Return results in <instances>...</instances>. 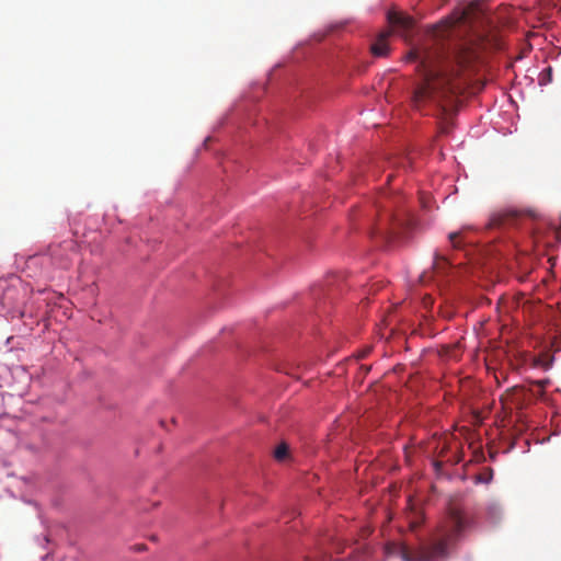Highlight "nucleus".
I'll return each instance as SVG.
<instances>
[{
	"label": "nucleus",
	"instance_id": "nucleus-1",
	"mask_svg": "<svg viewBox=\"0 0 561 561\" xmlns=\"http://www.w3.org/2000/svg\"><path fill=\"white\" fill-rule=\"evenodd\" d=\"M476 524L473 514L457 504H449L446 516L440 522L430 542L421 545L415 551L405 552V561H438L447 559L451 549Z\"/></svg>",
	"mask_w": 561,
	"mask_h": 561
},
{
	"label": "nucleus",
	"instance_id": "nucleus-2",
	"mask_svg": "<svg viewBox=\"0 0 561 561\" xmlns=\"http://www.w3.org/2000/svg\"><path fill=\"white\" fill-rule=\"evenodd\" d=\"M409 58L417 61L421 82L415 88L412 103L420 108L426 102L440 103L456 95L461 90V84L447 75L439 61L434 60L430 54L411 51Z\"/></svg>",
	"mask_w": 561,
	"mask_h": 561
},
{
	"label": "nucleus",
	"instance_id": "nucleus-3",
	"mask_svg": "<svg viewBox=\"0 0 561 561\" xmlns=\"http://www.w3.org/2000/svg\"><path fill=\"white\" fill-rule=\"evenodd\" d=\"M399 196L387 198L385 202H378V219L375 224L373 233L387 241H393L404 238L414 227L415 220L408 213L394 210Z\"/></svg>",
	"mask_w": 561,
	"mask_h": 561
},
{
	"label": "nucleus",
	"instance_id": "nucleus-4",
	"mask_svg": "<svg viewBox=\"0 0 561 561\" xmlns=\"http://www.w3.org/2000/svg\"><path fill=\"white\" fill-rule=\"evenodd\" d=\"M387 20L392 27L405 33L410 32L414 26V20L412 16L396 10L388 11Z\"/></svg>",
	"mask_w": 561,
	"mask_h": 561
},
{
	"label": "nucleus",
	"instance_id": "nucleus-5",
	"mask_svg": "<svg viewBox=\"0 0 561 561\" xmlns=\"http://www.w3.org/2000/svg\"><path fill=\"white\" fill-rule=\"evenodd\" d=\"M389 36V33H381L376 42L371 45L370 50L374 56L376 57H385L388 54V42L387 38Z\"/></svg>",
	"mask_w": 561,
	"mask_h": 561
},
{
	"label": "nucleus",
	"instance_id": "nucleus-6",
	"mask_svg": "<svg viewBox=\"0 0 561 561\" xmlns=\"http://www.w3.org/2000/svg\"><path fill=\"white\" fill-rule=\"evenodd\" d=\"M516 214L513 211L497 213L494 214L489 222V227L497 228L511 222L515 218Z\"/></svg>",
	"mask_w": 561,
	"mask_h": 561
},
{
	"label": "nucleus",
	"instance_id": "nucleus-7",
	"mask_svg": "<svg viewBox=\"0 0 561 561\" xmlns=\"http://www.w3.org/2000/svg\"><path fill=\"white\" fill-rule=\"evenodd\" d=\"M477 58V55L471 49H462L459 51L456 56L457 64L461 68H467L470 66L471 62Z\"/></svg>",
	"mask_w": 561,
	"mask_h": 561
},
{
	"label": "nucleus",
	"instance_id": "nucleus-8",
	"mask_svg": "<svg viewBox=\"0 0 561 561\" xmlns=\"http://www.w3.org/2000/svg\"><path fill=\"white\" fill-rule=\"evenodd\" d=\"M481 13L480 9L477 4H470L467 7L461 16L462 23L472 24L474 19H478V15Z\"/></svg>",
	"mask_w": 561,
	"mask_h": 561
},
{
	"label": "nucleus",
	"instance_id": "nucleus-9",
	"mask_svg": "<svg viewBox=\"0 0 561 561\" xmlns=\"http://www.w3.org/2000/svg\"><path fill=\"white\" fill-rule=\"evenodd\" d=\"M288 457V446L285 443L279 444L274 450V458L277 461H285Z\"/></svg>",
	"mask_w": 561,
	"mask_h": 561
},
{
	"label": "nucleus",
	"instance_id": "nucleus-10",
	"mask_svg": "<svg viewBox=\"0 0 561 561\" xmlns=\"http://www.w3.org/2000/svg\"><path fill=\"white\" fill-rule=\"evenodd\" d=\"M460 237H461L460 232H451V233H449L448 238H449V241H450V243L453 244L454 248H459L460 247V243H459Z\"/></svg>",
	"mask_w": 561,
	"mask_h": 561
},
{
	"label": "nucleus",
	"instance_id": "nucleus-11",
	"mask_svg": "<svg viewBox=\"0 0 561 561\" xmlns=\"http://www.w3.org/2000/svg\"><path fill=\"white\" fill-rule=\"evenodd\" d=\"M551 76H552V69L551 67H548L547 69H545L542 72H541V76H540V82H550L551 81Z\"/></svg>",
	"mask_w": 561,
	"mask_h": 561
},
{
	"label": "nucleus",
	"instance_id": "nucleus-12",
	"mask_svg": "<svg viewBox=\"0 0 561 561\" xmlns=\"http://www.w3.org/2000/svg\"><path fill=\"white\" fill-rule=\"evenodd\" d=\"M440 264H447V260L443 256H437L436 257V261L434 263V268L435 270H439L440 268Z\"/></svg>",
	"mask_w": 561,
	"mask_h": 561
},
{
	"label": "nucleus",
	"instance_id": "nucleus-13",
	"mask_svg": "<svg viewBox=\"0 0 561 561\" xmlns=\"http://www.w3.org/2000/svg\"><path fill=\"white\" fill-rule=\"evenodd\" d=\"M548 383H549V381H548V380H537V381H535V385H536L539 389H541V390H543V389L547 387V385H548Z\"/></svg>",
	"mask_w": 561,
	"mask_h": 561
},
{
	"label": "nucleus",
	"instance_id": "nucleus-14",
	"mask_svg": "<svg viewBox=\"0 0 561 561\" xmlns=\"http://www.w3.org/2000/svg\"><path fill=\"white\" fill-rule=\"evenodd\" d=\"M448 131H449V126H447V125H446V126H443V127L440 128V133H443V134H448Z\"/></svg>",
	"mask_w": 561,
	"mask_h": 561
}]
</instances>
